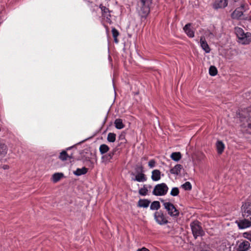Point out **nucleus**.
<instances>
[{
    "instance_id": "nucleus-36",
    "label": "nucleus",
    "mask_w": 251,
    "mask_h": 251,
    "mask_svg": "<svg viewBox=\"0 0 251 251\" xmlns=\"http://www.w3.org/2000/svg\"><path fill=\"white\" fill-rule=\"evenodd\" d=\"M181 187L185 190H190L192 189V185L190 182L187 181L181 185Z\"/></svg>"
},
{
    "instance_id": "nucleus-22",
    "label": "nucleus",
    "mask_w": 251,
    "mask_h": 251,
    "mask_svg": "<svg viewBox=\"0 0 251 251\" xmlns=\"http://www.w3.org/2000/svg\"><path fill=\"white\" fill-rule=\"evenodd\" d=\"M110 150V148L106 144H101L99 148L100 152L101 154L104 155L107 153Z\"/></svg>"
},
{
    "instance_id": "nucleus-17",
    "label": "nucleus",
    "mask_w": 251,
    "mask_h": 251,
    "mask_svg": "<svg viewBox=\"0 0 251 251\" xmlns=\"http://www.w3.org/2000/svg\"><path fill=\"white\" fill-rule=\"evenodd\" d=\"M200 43L201 47L206 53L210 52V49L204 37H201Z\"/></svg>"
},
{
    "instance_id": "nucleus-26",
    "label": "nucleus",
    "mask_w": 251,
    "mask_h": 251,
    "mask_svg": "<svg viewBox=\"0 0 251 251\" xmlns=\"http://www.w3.org/2000/svg\"><path fill=\"white\" fill-rule=\"evenodd\" d=\"M115 127L117 129H121L125 127V125L123 123V121L121 119H117L114 122Z\"/></svg>"
},
{
    "instance_id": "nucleus-37",
    "label": "nucleus",
    "mask_w": 251,
    "mask_h": 251,
    "mask_svg": "<svg viewBox=\"0 0 251 251\" xmlns=\"http://www.w3.org/2000/svg\"><path fill=\"white\" fill-rule=\"evenodd\" d=\"M179 191L177 187H174L172 188L170 195L172 196H176L179 194Z\"/></svg>"
},
{
    "instance_id": "nucleus-44",
    "label": "nucleus",
    "mask_w": 251,
    "mask_h": 251,
    "mask_svg": "<svg viewBox=\"0 0 251 251\" xmlns=\"http://www.w3.org/2000/svg\"><path fill=\"white\" fill-rule=\"evenodd\" d=\"M249 241L251 242V237L249 238Z\"/></svg>"
},
{
    "instance_id": "nucleus-24",
    "label": "nucleus",
    "mask_w": 251,
    "mask_h": 251,
    "mask_svg": "<svg viewBox=\"0 0 251 251\" xmlns=\"http://www.w3.org/2000/svg\"><path fill=\"white\" fill-rule=\"evenodd\" d=\"M88 169L85 167H83L81 169L77 168L76 171L74 172V174L77 176H79L84 175L87 173Z\"/></svg>"
},
{
    "instance_id": "nucleus-27",
    "label": "nucleus",
    "mask_w": 251,
    "mask_h": 251,
    "mask_svg": "<svg viewBox=\"0 0 251 251\" xmlns=\"http://www.w3.org/2000/svg\"><path fill=\"white\" fill-rule=\"evenodd\" d=\"M135 175L144 173L143 166L141 164L136 165L134 167Z\"/></svg>"
},
{
    "instance_id": "nucleus-16",
    "label": "nucleus",
    "mask_w": 251,
    "mask_h": 251,
    "mask_svg": "<svg viewBox=\"0 0 251 251\" xmlns=\"http://www.w3.org/2000/svg\"><path fill=\"white\" fill-rule=\"evenodd\" d=\"M250 247V243L247 241H244L239 244L236 251H247Z\"/></svg>"
},
{
    "instance_id": "nucleus-18",
    "label": "nucleus",
    "mask_w": 251,
    "mask_h": 251,
    "mask_svg": "<svg viewBox=\"0 0 251 251\" xmlns=\"http://www.w3.org/2000/svg\"><path fill=\"white\" fill-rule=\"evenodd\" d=\"M7 146L3 142L0 141V159L7 154Z\"/></svg>"
},
{
    "instance_id": "nucleus-43",
    "label": "nucleus",
    "mask_w": 251,
    "mask_h": 251,
    "mask_svg": "<svg viewBox=\"0 0 251 251\" xmlns=\"http://www.w3.org/2000/svg\"><path fill=\"white\" fill-rule=\"evenodd\" d=\"M73 148V147H69V148L66 149V151H68V150H70L71 149H72Z\"/></svg>"
},
{
    "instance_id": "nucleus-7",
    "label": "nucleus",
    "mask_w": 251,
    "mask_h": 251,
    "mask_svg": "<svg viewBox=\"0 0 251 251\" xmlns=\"http://www.w3.org/2000/svg\"><path fill=\"white\" fill-rule=\"evenodd\" d=\"M154 218L156 222L160 225H165L169 222L168 217L162 210L156 211L154 213Z\"/></svg>"
},
{
    "instance_id": "nucleus-28",
    "label": "nucleus",
    "mask_w": 251,
    "mask_h": 251,
    "mask_svg": "<svg viewBox=\"0 0 251 251\" xmlns=\"http://www.w3.org/2000/svg\"><path fill=\"white\" fill-rule=\"evenodd\" d=\"M171 157L173 160L178 161L181 157V153L179 152H173L171 155Z\"/></svg>"
},
{
    "instance_id": "nucleus-5",
    "label": "nucleus",
    "mask_w": 251,
    "mask_h": 251,
    "mask_svg": "<svg viewBox=\"0 0 251 251\" xmlns=\"http://www.w3.org/2000/svg\"><path fill=\"white\" fill-rule=\"evenodd\" d=\"M161 201L163 203L164 208L167 210L168 214L170 216L173 217H177L179 216V211L176 208L173 203L170 202H165L164 200H161Z\"/></svg>"
},
{
    "instance_id": "nucleus-33",
    "label": "nucleus",
    "mask_w": 251,
    "mask_h": 251,
    "mask_svg": "<svg viewBox=\"0 0 251 251\" xmlns=\"http://www.w3.org/2000/svg\"><path fill=\"white\" fill-rule=\"evenodd\" d=\"M118 139L119 141H121V142L118 144L117 147L126 143V140L125 138V134L124 133L121 134L118 137Z\"/></svg>"
},
{
    "instance_id": "nucleus-31",
    "label": "nucleus",
    "mask_w": 251,
    "mask_h": 251,
    "mask_svg": "<svg viewBox=\"0 0 251 251\" xmlns=\"http://www.w3.org/2000/svg\"><path fill=\"white\" fill-rule=\"evenodd\" d=\"M116 134L114 133L110 132L107 135V140L109 142L113 143L116 140Z\"/></svg>"
},
{
    "instance_id": "nucleus-34",
    "label": "nucleus",
    "mask_w": 251,
    "mask_h": 251,
    "mask_svg": "<svg viewBox=\"0 0 251 251\" xmlns=\"http://www.w3.org/2000/svg\"><path fill=\"white\" fill-rule=\"evenodd\" d=\"M217 68L214 66H211L209 69V75L211 76H215L217 74Z\"/></svg>"
},
{
    "instance_id": "nucleus-9",
    "label": "nucleus",
    "mask_w": 251,
    "mask_h": 251,
    "mask_svg": "<svg viewBox=\"0 0 251 251\" xmlns=\"http://www.w3.org/2000/svg\"><path fill=\"white\" fill-rule=\"evenodd\" d=\"M118 150V149L117 147L113 149L111 151H109V152L105 153L103 155L101 156V160L102 162L105 163H108L110 162H112V160L114 158V155L116 154V152Z\"/></svg>"
},
{
    "instance_id": "nucleus-42",
    "label": "nucleus",
    "mask_w": 251,
    "mask_h": 251,
    "mask_svg": "<svg viewBox=\"0 0 251 251\" xmlns=\"http://www.w3.org/2000/svg\"><path fill=\"white\" fill-rule=\"evenodd\" d=\"M68 158L69 159H73V158H74V156H73V153H71L70 154H69Z\"/></svg>"
},
{
    "instance_id": "nucleus-1",
    "label": "nucleus",
    "mask_w": 251,
    "mask_h": 251,
    "mask_svg": "<svg viewBox=\"0 0 251 251\" xmlns=\"http://www.w3.org/2000/svg\"><path fill=\"white\" fill-rule=\"evenodd\" d=\"M240 121L243 122L242 126L250 134H251V107H249L239 113Z\"/></svg>"
},
{
    "instance_id": "nucleus-19",
    "label": "nucleus",
    "mask_w": 251,
    "mask_h": 251,
    "mask_svg": "<svg viewBox=\"0 0 251 251\" xmlns=\"http://www.w3.org/2000/svg\"><path fill=\"white\" fill-rule=\"evenodd\" d=\"M151 178L154 181H157L161 178V172L159 170H154L152 171Z\"/></svg>"
},
{
    "instance_id": "nucleus-41",
    "label": "nucleus",
    "mask_w": 251,
    "mask_h": 251,
    "mask_svg": "<svg viewBox=\"0 0 251 251\" xmlns=\"http://www.w3.org/2000/svg\"><path fill=\"white\" fill-rule=\"evenodd\" d=\"M2 169H3L4 170H6V169H8L9 167L8 165H3L2 166Z\"/></svg>"
},
{
    "instance_id": "nucleus-13",
    "label": "nucleus",
    "mask_w": 251,
    "mask_h": 251,
    "mask_svg": "<svg viewBox=\"0 0 251 251\" xmlns=\"http://www.w3.org/2000/svg\"><path fill=\"white\" fill-rule=\"evenodd\" d=\"M228 0H217L213 4V7L215 9L224 8L227 6Z\"/></svg>"
},
{
    "instance_id": "nucleus-35",
    "label": "nucleus",
    "mask_w": 251,
    "mask_h": 251,
    "mask_svg": "<svg viewBox=\"0 0 251 251\" xmlns=\"http://www.w3.org/2000/svg\"><path fill=\"white\" fill-rule=\"evenodd\" d=\"M148 190L146 185H144L143 187L139 189V194L141 196H146L148 194Z\"/></svg>"
},
{
    "instance_id": "nucleus-3",
    "label": "nucleus",
    "mask_w": 251,
    "mask_h": 251,
    "mask_svg": "<svg viewBox=\"0 0 251 251\" xmlns=\"http://www.w3.org/2000/svg\"><path fill=\"white\" fill-rule=\"evenodd\" d=\"M234 31L238 37L239 43L243 45H248L251 42V33L250 32L245 33L244 30L239 27H235Z\"/></svg>"
},
{
    "instance_id": "nucleus-6",
    "label": "nucleus",
    "mask_w": 251,
    "mask_h": 251,
    "mask_svg": "<svg viewBox=\"0 0 251 251\" xmlns=\"http://www.w3.org/2000/svg\"><path fill=\"white\" fill-rule=\"evenodd\" d=\"M168 187L165 183L156 185L152 191V194L156 196H164L168 191Z\"/></svg>"
},
{
    "instance_id": "nucleus-11",
    "label": "nucleus",
    "mask_w": 251,
    "mask_h": 251,
    "mask_svg": "<svg viewBox=\"0 0 251 251\" xmlns=\"http://www.w3.org/2000/svg\"><path fill=\"white\" fill-rule=\"evenodd\" d=\"M250 219L245 218L244 219H239L235 221L239 229H245L251 226V221Z\"/></svg>"
},
{
    "instance_id": "nucleus-40",
    "label": "nucleus",
    "mask_w": 251,
    "mask_h": 251,
    "mask_svg": "<svg viewBox=\"0 0 251 251\" xmlns=\"http://www.w3.org/2000/svg\"><path fill=\"white\" fill-rule=\"evenodd\" d=\"M137 251H150L149 249L145 247H143L141 249H138Z\"/></svg>"
},
{
    "instance_id": "nucleus-12",
    "label": "nucleus",
    "mask_w": 251,
    "mask_h": 251,
    "mask_svg": "<svg viewBox=\"0 0 251 251\" xmlns=\"http://www.w3.org/2000/svg\"><path fill=\"white\" fill-rule=\"evenodd\" d=\"M100 8L101 10L102 16L106 19V21L111 24L112 21L111 20L110 11L106 7L103 6L102 4L100 5Z\"/></svg>"
},
{
    "instance_id": "nucleus-15",
    "label": "nucleus",
    "mask_w": 251,
    "mask_h": 251,
    "mask_svg": "<svg viewBox=\"0 0 251 251\" xmlns=\"http://www.w3.org/2000/svg\"><path fill=\"white\" fill-rule=\"evenodd\" d=\"M183 30L190 38L194 37V31L192 28V24L188 23L183 27Z\"/></svg>"
},
{
    "instance_id": "nucleus-2",
    "label": "nucleus",
    "mask_w": 251,
    "mask_h": 251,
    "mask_svg": "<svg viewBox=\"0 0 251 251\" xmlns=\"http://www.w3.org/2000/svg\"><path fill=\"white\" fill-rule=\"evenodd\" d=\"M152 0H140L138 2L137 11L142 18H146L150 11Z\"/></svg>"
},
{
    "instance_id": "nucleus-10",
    "label": "nucleus",
    "mask_w": 251,
    "mask_h": 251,
    "mask_svg": "<svg viewBox=\"0 0 251 251\" xmlns=\"http://www.w3.org/2000/svg\"><path fill=\"white\" fill-rule=\"evenodd\" d=\"M241 209L243 217L249 218L251 221V203H245L242 205Z\"/></svg>"
},
{
    "instance_id": "nucleus-25",
    "label": "nucleus",
    "mask_w": 251,
    "mask_h": 251,
    "mask_svg": "<svg viewBox=\"0 0 251 251\" xmlns=\"http://www.w3.org/2000/svg\"><path fill=\"white\" fill-rule=\"evenodd\" d=\"M63 176H64V175L63 173H55L52 175V181L54 183H56V182H58V181H59L61 179V178L63 177Z\"/></svg>"
},
{
    "instance_id": "nucleus-23",
    "label": "nucleus",
    "mask_w": 251,
    "mask_h": 251,
    "mask_svg": "<svg viewBox=\"0 0 251 251\" xmlns=\"http://www.w3.org/2000/svg\"><path fill=\"white\" fill-rule=\"evenodd\" d=\"M216 147L218 153L221 154L225 149V145L221 141H218L216 143Z\"/></svg>"
},
{
    "instance_id": "nucleus-32",
    "label": "nucleus",
    "mask_w": 251,
    "mask_h": 251,
    "mask_svg": "<svg viewBox=\"0 0 251 251\" xmlns=\"http://www.w3.org/2000/svg\"><path fill=\"white\" fill-rule=\"evenodd\" d=\"M111 31H112V36L114 38V42L116 43H118L119 41L117 39V37L119 35V31L115 27L112 28Z\"/></svg>"
},
{
    "instance_id": "nucleus-14",
    "label": "nucleus",
    "mask_w": 251,
    "mask_h": 251,
    "mask_svg": "<svg viewBox=\"0 0 251 251\" xmlns=\"http://www.w3.org/2000/svg\"><path fill=\"white\" fill-rule=\"evenodd\" d=\"M131 175L135 176V177L131 178V180L133 181H136L138 182H145L147 179L146 176L144 173L137 175H135L134 173H131Z\"/></svg>"
},
{
    "instance_id": "nucleus-30",
    "label": "nucleus",
    "mask_w": 251,
    "mask_h": 251,
    "mask_svg": "<svg viewBox=\"0 0 251 251\" xmlns=\"http://www.w3.org/2000/svg\"><path fill=\"white\" fill-rule=\"evenodd\" d=\"M69 154L66 151H63L60 153L59 158L62 161L67 160L68 159Z\"/></svg>"
},
{
    "instance_id": "nucleus-20",
    "label": "nucleus",
    "mask_w": 251,
    "mask_h": 251,
    "mask_svg": "<svg viewBox=\"0 0 251 251\" xmlns=\"http://www.w3.org/2000/svg\"><path fill=\"white\" fill-rule=\"evenodd\" d=\"M151 201L147 199H140L138 202V206L140 207L147 208Z\"/></svg>"
},
{
    "instance_id": "nucleus-4",
    "label": "nucleus",
    "mask_w": 251,
    "mask_h": 251,
    "mask_svg": "<svg viewBox=\"0 0 251 251\" xmlns=\"http://www.w3.org/2000/svg\"><path fill=\"white\" fill-rule=\"evenodd\" d=\"M193 235L195 239L199 236H203L205 233L201 226V223L197 221H194L190 224Z\"/></svg>"
},
{
    "instance_id": "nucleus-21",
    "label": "nucleus",
    "mask_w": 251,
    "mask_h": 251,
    "mask_svg": "<svg viewBox=\"0 0 251 251\" xmlns=\"http://www.w3.org/2000/svg\"><path fill=\"white\" fill-rule=\"evenodd\" d=\"M182 169V165L180 164H177L170 170V173L172 174L178 175L180 173V171Z\"/></svg>"
},
{
    "instance_id": "nucleus-39",
    "label": "nucleus",
    "mask_w": 251,
    "mask_h": 251,
    "mask_svg": "<svg viewBox=\"0 0 251 251\" xmlns=\"http://www.w3.org/2000/svg\"><path fill=\"white\" fill-rule=\"evenodd\" d=\"M243 235L245 238L249 240V238L251 237V231L245 232Z\"/></svg>"
},
{
    "instance_id": "nucleus-38",
    "label": "nucleus",
    "mask_w": 251,
    "mask_h": 251,
    "mask_svg": "<svg viewBox=\"0 0 251 251\" xmlns=\"http://www.w3.org/2000/svg\"><path fill=\"white\" fill-rule=\"evenodd\" d=\"M156 162L154 159H151L149 161L148 165L150 168H152L155 166Z\"/></svg>"
},
{
    "instance_id": "nucleus-8",
    "label": "nucleus",
    "mask_w": 251,
    "mask_h": 251,
    "mask_svg": "<svg viewBox=\"0 0 251 251\" xmlns=\"http://www.w3.org/2000/svg\"><path fill=\"white\" fill-rule=\"evenodd\" d=\"M248 6L246 4H242L237 7L231 14V17L234 19H239L243 15V13L248 9Z\"/></svg>"
},
{
    "instance_id": "nucleus-29",
    "label": "nucleus",
    "mask_w": 251,
    "mask_h": 251,
    "mask_svg": "<svg viewBox=\"0 0 251 251\" xmlns=\"http://www.w3.org/2000/svg\"><path fill=\"white\" fill-rule=\"evenodd\" d=\"M160 207V202L158 201H153L150 206V209L152 210H157Z\"/></svg>"
}]
</instances>
